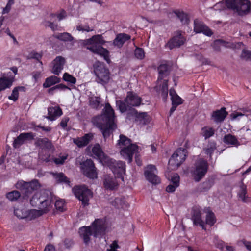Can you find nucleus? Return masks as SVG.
<instances>
[{"instance_id": "e2e57ef3", "label": "nucleus", "mask_w": 251, "mask_h": 251, "mask_svg": "<svg viewBox=\"0 0 251 251\" xmlns=\"http://www.w3.org/2000/svg\"><path fill=\"white\" fill-rule=\"evenodd\" d=\"M178 187L176 185H175L174 184H170L166 187V191L168 192H174L176 189Z\"/></svg>"}, {"instance_id": "b1692460", "label": "nucleus", "mask_w": 251, "mask_h": 251, "mask_svg": "<svg viewBox=\"0 0 251 251\" xmlns=\"http://www.w3.org/2000/svg\"><path fill=\"white\" fill-rule=\"evenodd\" d=\"M135 122L139 125H144L150 123L151 121V117L146 112H138L134 111Z\"/></svg>"}, {"instance_id": "f257e3e1", "label": "nucleus", "mask_w": 251, "mask_h": 251, "mask_svg": "<svg viewBox=\"0 0 251 251\" xmlns=\"http://www.w3.org/2000/svg\"><path fill=\"white\" fill-rule=\"evenodd\" d=\"M115 119L114 110L109 103H106L103 113L94 118L93 122L101 130L104 138H106L117 127Z\"/></svg>"}, {"instance_id": "ddd939ff", "label": "nucleus", "mask_w": 251, "mask_h": 251, "mask_svg": "<svg viewBox=\"0 0 251 251\" xmlns=\"http://www.w3.org/2000/svg\"><path fill=\"white\" fill-rule=\"evenodd\" d=\"M36 145L41 148L39 152V158L43 161L48 162L51 148L50 142L47 138H40L37 140Z\"/></svg>"}, {"instance_id": "f3484780", "label": "nucleus", "mask_w": 251, "mask_h": 251, "mask_svg": "<svg viewBox=\"0 0 251 251\" xmlns=\"http://www.w3.org/2000/svg\"><path fill=\"white\" fill-rule=\"evenodd\" d=\"M14 81V75L12 73L3 74L0 77V92L10 88Z\"/></svg>"}, {"instance_id": "e433bc0d", "label": "nucleus", "mask_w": 251, "mask_h": 251, "mask_svg": "<svg viewBox=\"0 0 251 251\" xmlns=\"http://www.w3.org/2000/svg\"><path fill=\"white\" fill-rule=\"evenodd\" d=\"M113 204L117 208H126L128 207V204L125 198H117L113 202Z\"/></svg>"}, {"instance_id": "6ab92c4d", "label": "nucleus", "mask_w": 251, "mask_h": 251, "mask_svg": "<svg viewBox=\"0 0 251 251\" xmlns=\"http://www.w3.org/2000/svg\"><path fill=\"white\" fill-rule=\"evenodd\" d=\"M34 136L35 135L32 132L21 133L14 140L13 147L18 148L26 141L32 140Z\"/></svg>"}, {"instance_id": "79ce46f5", "label": "nucleus", "mask_w": 251, "mask_h": 251, "mask_svg": "<svg viewBox=\"0 0 251 251\" xmlns=\"http://www.w3.org/2000/svg\"><path fill=\"white\" fill-rule=\"evenodd\" d=\"M213 185V182L208 180L203 182L199 187V190L201 192H205L208 190Z\"/></svg>"}, {"instance_id": "13d9d810", "label": "nucleus", "mask_w": 251, "mask_h": 251, "mask_svg": "<svg viewBox=\"0 0 251 251\" xmlns=\"http://www.w3.org/2000/svg\"><path fill=\"white\" fill-rule=\"evenodd\" d=\"M216 147L215 145H210L208 146V148L205 150V153L209 155L210 157H211L212 153L215 151Z\"/></svg>"}, {"instance_id": "a18cd8bd", "label": "nucleus", "mask_w": 251, "mask_h": 251, "mask_svg": "<svg viewBox=\"0 0 251 251\" xmlns=\"http://www.w3.org/2000/svg\"><path fill=\"white\" fill-rule=\"evenodd\" d=\"M20 196V193L17 191H13L7 194L6 197L11 201L17 200Z\"/></svg>"}, {"instance_id": "1a4fd4ad", "label": "nucleus", "mask_w": 251, "mask_h": 251, "mask_svg": "<svg viewBox=\"0 0 251 251\" xmlns=\"http://www.w3.org/2000/svg\"><path fill=\"white\" fill-rule=\"evenodd\" d=\"M93 67L96 82L102 85L107 83L110 79V73L104 63L97 61L95 63Z\"/></svg>"}, {"instance_id": "423d86ee", "label": "nucleus", "mask_w": 251, "mask_h": 251, "mask_svg": "<svg viewBox=\"0 0 251 251\" xmlns=\"http://www.w3.org/2000/svg\"><path fill=\"white\" fill-rule=\"evenodd\" d=\"M226 6L238 15L243 16L251 12V3L249 0H226Z\"/></svg>"}, {"instance_id": "69168bd1", "label": "nucleus", "mask_w": 251, "mask_h": 251, "mask_svg": "<svg viewBox=\"0 0 251 251\" xmlns=\"http://www.w3.org/2000/svg\"><path fill=\"white\" fill-rule=\"evenodd\" d=\"M69 119L68 117H64L61 122L60 125L63 128H65L67 126V123L69 121Z\"/></svg>"}, {"instance_id": "58836bf2", "label": "nucleus", "mask_w": 251, "mask_h": 251, "mask_svg": "<svg viewBox=\"0 0 251 251\" xmlns=\"http://www.w3.org/2000/svg\"><path fill=\"white\" fill-rule=\"evenodd\" d=\"M55 38L64 42H70L74 40L73 37L68 32L58 33L54 36Z\"/></svg>"}, {"instance_id": "6e6552de", "label": "nucleus", "mask_w": 251, "mask_h": 251, "mask_svg": "<svg viewBox=\"0 0 251 251\" xmlns=\"http://www.w3.org/2000/svg\"><path fill=\"white\" fill-rule=\"evenodd\" d=\"M159 77L157 80V91L161 93L163 99L166 100L168 96V80L163 79L164 76L168 75L169 67L165 64H161L158 67Z\"/></svg>"}, {"instance_id": "2eb2a0df", "label": "nucleus", "mask_w": 251, "mask_h": 251, "mask_svg": "<svg viewBox=\"0 0 251 251\" xmlns=\"http://www.w3.org/2000/svg\"><path fill=\"white\" fill-rule=\"evenodd\" d=\"M81 169L83 174L88 177L92 179L97 178L96 168L91 159H87L83 162L82 164Z\"/></svg>"}, {"instance_id": "052dcab7", "label": "nucleus", "mask_w": 251, "mask_h": 251, "mask_svg": "<svg viewBox=\"0 0 251 251\" xmlns=\"http://www.w3.org/2000/svg\"><path fill=\"white\" fill-rule=\"evenodd\" d=\"M60 88L61 89H68V87L62 84H59L57 85H56L49 90V92L50 93L52 94L53 92L55 91V90L59 89Z\"/></svg>"}, {"instance_id": "a19ab883", "label": "nucleus", "mask_w": 251, "mask_h": 251, "mask_svg": "<svg viewBox=\"0 0 251 251\" xmlns=\"http://www.w3.org/2000/svg\"><path fill=\"white\" fill-rule=\"evenodd\" d=\"M27 209L25 207H21L14 209L15 215L20 219H25Z\"/></svg>"}, {"instance_id": "473e14b6", "label": "nucleus", "mask_w": 251, "mask_h": 251, "mask_svg": "<svg viewBox=\"0 0 251 251\" xmlns=\"http://www.w3.org/2000/svg\"><path fill=\"white\" fill-rule=\"evenodd\" d=\"M43 214H42V211H41L39 209L27 210L25 219L27 220H32L40 217Z\"/></svg>"}, {"instance_id": "7c9ffc66", "label": "nucleus", "mask_w": 251, "mask_h": 251, "mask_svg": "<svg viewBox=\"0 0 251 251\" xmlns=\"http://www.w3.org/2000/svg\"><path fill=\"white\" fill-rule=\"evenodd\" d=\"M192 219L195 225L201 226L203 229H206L204 222L201 219V214L200 212H194Z\"/></svg>"}, {"instance_id": "8fccbe9b", "label": "nucleus", "mask_w": 251, "mask_h": 251, "mask_svg": "<svg viewBox=\"0 0 251 251\" xmlns=\"http://www.w3.org/2000/svg\"><path fill=\"white\" fill-rule=\"evenodd\" d=\"M179 176L177 174H174L171 177V181L173 184L175 185H177V186L178 187L179 185Z\"/></svg>"}, {"instance_id": "4c0bfd02", "label": "nucleus", "mask_w": 251, "mask_h": 251, "mask_svg": "<svg viewBox=\"0 0 251 251\" xmlns=\"http://www.w3.org/2000/svg\"><path fill=\"white\" fill-rule=\"evenodd\" d=\"M215 133V130L211 127L205 126L201 129V135L205 139L212 136Z\"/></svg>"}, {"instance_id": "2f4dec72", "label": "nucleus", "mask_w": 251, "mask_h": 251, "mask_svg": "<svg viewBox=\"0 0 251 251\" xmlns=\"http://www.w3.org/2000/svg\"><path fill=\"white\" fill-rule=\"evenodd\" d=\"M170 96L172 100V104L179 105L182 103L183 100L177 95L176 91L173 89H171L169 92Z\"/></svg>"}, {"instance_id": "f03ea898", "label": "nucleus", "mask_w": 251, "mask_h": 251, "mask_svg": "<svg viewBox=\"0 0 251 251\" xmlns=\"http://www.w3.org/2000/svg\"><path fill=\"white\" fill-rule=\"evenodd\" d=\"M92 151L94 158L98 159L103 165L108 166L116 177L121 178L124 181L123 175L126 172V165L124 162L110 158L102 151L99 144L95 145Z\"/></svg>"}, {"instance_id": "39448f33", "label": "nucleus", "mask_w": 251, "mask_h": 251, "mask_svg": "<svg viewBox=\"0 0 251 251\" xmlns=\"http://www.w3.org/2000/svg\"><path fill=\"white\" fill-rule=\"evenodd\" d=\"M117 146L120 150L121 155L127 160L128 163H131L133 154L138 151V146L136 144L132 143L129 138L123 134L120 135Z\"/></svg>"}, {"instance_id": "4d7b16f0", "label": "nucleus", "mask_w": 251, "mask_h": 251, "mask_svg": "<svg viewBox=\"0 0 251 251\" xmlns=\"http://www.w3.org/2000/svg\"><path fill=\"white\" fill-rule=\"evenodd\" d=\"M14 0H9L6 4V7L3 9L2 12V14H4L6 13H8L10 11L11 8V6L14 4Z\"/></svg>"}, {"instance_id": "c9c22d12", "label": "nucleus", "mask_w": 251, "mask_h": 251, "mask_svg": "<svg viewBox=\"0 0 251 251\" xmlns=\"http://www.w3.org/2000/svg\"><path fill=\"white\" fill-rule=\"evenodd\" d=\"M204 211L206 213V223L210 226H213L216 222V218L214 213L208 208L205 209Z\"/></svg>"}, {"instance_id": "0eeeda50", "label": "nucleus", "mask_w": 251, "mask_h": 251, "mask_svg": "<svg viewBox=\"0 0 251 251\" xmlns=\"http://www.w3.org/2000/svg\"><path fill=\"white\" fill-rule=\"evenodd\" d=\"M142 103V99L133 92L127 93L124 102L119 100L116 101V105L120 111L123 113L132 107H137Z\"/></svg>"}, {"instance_id": "de8ad7c7", "label": "nucleus", "mask_w": 251, "mask_h": 251, "mask_svg": "<svg viewBox=\"0 0 251 251\" xmlns=\"http://www.w3.org/2000/svg\"><path fill=\"white\" fill-rule=\"evenodd\" d=\"M65 202L63 200L59 199L56 201L55 202V207L56 209L60 211L64 210Z\"/></svg>"}, {"instance_id": "4be33fe9", "label": "nucleus", "mask_w": 251, "mask_h": 251, "mask_svg": "<svg viewBox=\"0 0 251 251\" xmlns=\"http://www.w3.org/2000/svg\"><path fill=\"white\" fill-rule=\"evenodd\" d=\"M52 207V201L51 198L46 194L44 199L41 200L39 204V210L42 211L43 214L47 213L50 211Z\"/></svg>"}, {"instance_id": "5701e85b", "label": "nucleus", "mask_w": 251, "mask_h": 251, "mask_svg": "<svg viewBox=\"0 0 251 251\" xmlns=\"http://www.w3.org/2000/svg\"><path fill=\"white\" fill-rule=\"evenodd\" d=\"M93 137V134L89 133L81 138H74L73 142L78 147H82L86 146L92 140Z\"/></svg>"}, {"instance_id": "412c9836", "label": "nucleus", "mask_w": 251, "mask_h": 251, "mask_svg": "<svg viewBox=\"0 0 251 251\" xmlns=\"http://www.w3.org/2000/svg\"><path fill=\"white\" fill-rule=\"evenodd\" d=\"M65 63L64 58L60 56L56 57L52 61V73L56 75H58L63 70Z\"/></svg>"}, {"instance_id": "7ed1b4c3", "label": "nucleus", "mask_w": 251, "mask_h": 251, "mask_svg": "<svg viewBox=\"0 0 251 251\" xmlns=\"http://www.w3.org/2000/svg\"><path fill=\"white\" fill-rule=\"evenodd\" d=\"M107 228L106 219L105 218L97 219L90 226H84L79 229V233L83 242L88 245L90 241V237L100 238L103 236Z\"/></svg>"}, {"instance_id": "5fc2aeb1", "label": "nucleus", "mask_w": 251, "mask_h": 251, "mask_svg": "<svg viewBox=\"0 0 251 251\" xmlns=\"http://www.w3.org/2000/svg\"><path fill=\"white\" fill-rule=\"evenodd\" d=\"M120 248L117 241H113L110 244L106 249V251H117V249Z\"/></svg>"}, {"instance_id": "dca6fc26", "label": "nucleus", "mask_w": 251, "mask_h": 251, "mask_svg": "<svg viewBox=\"0 0 251 251\" xmlns=\"http://www.w3.org/2000/svg\"><path fill=\"white\" fill-rule=\"evenodd\" d=\"M157 170L154 165H148L145 170L144 174L146 179L151 183L157 184L160 183V179L156 175Z\"/></svg>"}, {"instance_id": "20e7f679", "label": "nucleus", "mask_w": 251, "mask_h": 251, "mask_svg": "<svg viewBox=\"0 0 251 251\" xmlns=\"http://www.w3.org/2000/svg\"><path fill=\"white\" fill-rule=\"evenodd\" d=\"M106 41L104 40L102 35L97 34L93 36L91 38L81 40L80 44L91 52L102 56L104 60L109 63V52L102 45L105 44Z\"/></svg>"}, {"instance_id": "338daca9", "label": "nucleus", "mask_w": 251, "mask_h": 251, "mask_svg": "<svg viewBox=\"0 0 251 251\" xmlns=\"http://www.w3.org/2000/svg\"><path fill=\"white\" fill-rule=\"evenodd\" d=\"M31 57L39 60L42 57V54L39 53L33 52L31 54Z\"/></svg>"}, {"instance_id": "09e8293b", "label": "nucleus", "mask_w": 251, "mask_h": 251, "mask_svg": "<svg viewBox=\"0 0 251 251\" xmlns=\"http://www.w3.org/2000/svg\"><path fill=\"white\" fill-rule=\"evenodd\" d=\"M134 53L135 57L139 59H142L145 56L144 51L141 48H137L135 50Z\"/></svg>"}, {"instance_id": "9b49d317", "label": "nucleus", "mask_w": 251, "mask_h": 251, "mask_svg": "<svg viewBox=\"0 0 251 251\" xmlns=\"http://www.w3.org/2000/svg\"><path fill=\"white\" fill-rule=\"evenodd\" d=\"M73 192L84 206L88 204L90 199L93 196L92 192L85 186H75L73 189Z\"/></svg>"}, {"instance_id": "0e129e2a", "label": "nucleus", "mask_w": 251, "mask_h": 251, "mask_svg": "<svg viewBox=\"0 0 251 251\" xmlns=\"http://www.w3.org/2000/svg\"><path fill=\"white\" fill-rule=\"evenodd\" d=\"M54 16H56L58 20L59 21H61L65 18L66 17V13L65 11H62L59 13L57 14L56 15H54Z\"/></svg>"}, {"instance_id": "393cba45", "label": "nucleus", "mask_w": 251, "mask_h": 251, "mask_svg": "<svg viewBox=\"0 0 251 251\" xmlns=\"http://www.w3.org/2000/svg\"><path fill=\"white\" fill-rule=\"evenodd\" d=\"M130 39V36L126 33H119L113 41L114 47L121 48L123 45Z\"/></svg>"}, {"instance_id": "cd10ccee", "label": "nucleus", "mask_w": 251, "mask_h": 251, "mask_svg": "<svg viewBox=\"0 0 251 251\" xmlns=\"http://www.w3.org/2000/svg\"><path fill=\"white\" fill-rule=\"evenodd\" d=\"M227 115V112L226 111V108H222L213 112L212 116L215 122L219 123L223 121Z\"/></svg>"}, {"instance_id": "37998d69", "label": "nucleus", "mask_w": 251, "mask_h": 251, "mask_svg": "<svg viewBox=\"0 0 251 251\" xmlns=\"http://www.w3.org/2000/svg\"><path fill=\"white\" fill-rule=\"evenodd\" d=\"M100 99L97 97H91L89 99V103L93 108H98L100 104Z\"/></svg>"}, {"instance_id": "a878e982", "label": "nucleus", "mask_w": 251, "mask_h": 251, "mask_svg": "<svg viewBox=\"0 0 251 251\" xmlns=\"http://www.w3.org/2000/svg\"><path fill=\"white\" fill-rule=\"evenodd\" d=\"M48 116L47 118L50 121H54L62 115V111L58 106L50 107L48 108Z\"/></svg>"}, {"instance_id": "49530a36", "label": "nucleus", "mask_w": 251, "mask_h": 251, "mask_svg": "<svg viewBox=\"0 0 251 251\" xmlns=\"http://www.w3.org/2000/svg\"><path fill=\"white\" fill-rule=\"evenodd\" d=\"M176 14L182 24L188 23L189 19L187 14L183 12H178Z\"/></svg>"}, {"instance_id": "6e6d98bb", "label": "nucleus", "mask_w": 251, "mask_h": 251, "mask_svg": "<svg viewBox=\"0 0 251 251\" xmlns=\"http://www.w3.org/2000/svg\"><path fill=\"white\" fill-rule=\"evenodd\" d=\"M245 115V114L240 112L235 111L230 114L231 119L232 120H239L241 117Z\"/></svg>"}, {"instance_id": "bf43d9fd", "label": "nucleus", "mask_w": 251, "mask_h": 251, "mask_svg": "<svg viewBox=\"0 0 251 251\" xmlns=\"http://www.w3.org/2000/svg\"><path fill=\"white\" fill-rule=\"evenodd\" d=\"M67 156H59L54 159V162L56 164H62L67 159Z\"/></svg>"}, {"instance_id": "c85d7f7f", "label": "nucleus", "mask_w": 251, "mask_h": 251, "mask_svg": "<svg viewBox=\"0 0 251 251\" xmlns=\"http://www.w3.org/2000/svg\"><path fill=\"white\" fill-rule=\"evenodd\" d=\"M223 142L231 147H238L240 145V143L237 138L230 134L226 135L223 138Z\"/></svg>"}, {"instance_id": "864d4df0", "label": "nucleus", "mask_w": 251, "mask_h": 251, "mask_svg": "<svg viewBox=\"0 0 251 251\" xmlns=\"http://www.w3.org/2000/svg\"><path fill=\"white\" fill-rule=\"evenodd\" d=\"M246 189L243 187L241 188L240 192L239 193L238 195L241 200L245 202L248 201V198L246 196Z\"/></svg>"}, {"instance_id": "a211bd4d", "label": "nucleus", "mask_w": 251, "mask_h": 251, "mask_svg": "<svg viewBox=\"0 0 251 251\" xmlns=\"http://www.w3.org/2000/svg\"><path fill=\"white\" fill-rule=\"evenodd\" d=\"M185 41V39L182 36L180 32L176 33V35L171 39L166 45L170 49L175 47H178L182 45Z\"/></svg>"}, {"instance_id": "f704fd0d", "label": "nucleus", "mask_w": 251, "mask_h": 251, "mask_svg": "<svg viewBox=\"0 0 251 251\" xmlns=\"http://www.w3.org/2000/svg\"><path fill=\"white\" fill-rule=\"evenodd\" d=\"M25 88L23 86H18L15 87L12 90V94L9 96L8 99L16 101L19 98V91H25Z\"/></svg>"}, {"instance_id": "aec40b11", "label": "nucleus", "mask_w": 251, "mask_h": 251, "mask_svg": "<svg viewBox=\"0 0 251 251\" xmlns=\"http://www.w3.org/2000/svg\"><path fill=\"white\" fill-rule=\"evenodd\" d=\"M194 30L196 33H202L208 36H210L212 34L211 30L201 21L198 20L194 21Z\"/></svg>"}, {"instance_id": "72a5a7b5", "label": "nucleus", "mask_w": 251, "mask_h": 251, "mask_svg": "<svg viewBox=\"0 0 251 251\" xmlns=\"http://www.w3.org/2000/svg\"><path fill=\"white\" fill-rule=\"evenodd\" d=\"M60 79L59 78L56 76L52 75L46 79L45 82L43 84V87L44 88H48L60 82Z\"/></svg>"}, {"instance_id": "680f3d73", "label": "nucleus", "mask_w": 251, "mask_h": 251, "mask_svg": "<svg viewBox=\"0 0 251 251\" xmlns=\"http://www.w3.org/2000/svg\"><path fill=\"white\" fill-rule=\"evenodd\" d=\"M226 245V244L223 241H220L217 243L216 246L221 251H225V249Z\"/></svg>"}, {"instance_id": "3c124183", "label": "nucleus", "mask_w": 251, "mask_h": 251, "mask_svg": "<svg viewBox=\"0 0 251 251\" xmlns=\"http://www.w3.org/2000/svg\"><path fill=\"white\" fill-rule=\"evenodd\" d=\"M76 29L79 31L82 32H90L93 31L94 29L93 28H90L88 25H79L76 26Z\"/></svg>"}, {"instance_id": "9d476101", "label": "nucleus", "mask_w": 251, "mask_h": 251, "mask_svg": "<svg viewBox=\"0 0 251 251\" xmlns=\"http://www.w3.org/2000/svg\"><path fill=\"white\" fill-rule=\"evenodd\" d=\"M208 163L202 158H199L194 164L191 173L196 182L200 181L205 175L208 170Z\"/></svg>"}, {"instance_id": "c756f323", "label": "nucleus", "mask_w": 251, "mask_h": 251, "mask_svg": "<svg viewBox=\"0 0 251 251\" xmlns=\"http://www.w3.org/2000/svg\"><path fill=\"white\" fill-rule=\"evenodd\" d=\"M45 192H37L32 197L30 201V204L32 206H39L41 202V200L44 199L46 195Z\"/></svg>"}, {"instance_id": "ea45409f", "label": "nucleus", "mask_w": 251, "mask_h": 251, "mask_svg": "<svg viewBox=\"0 0 251 251\" xmlns=\"http://www.w3.org/2000/svg\"><path fill=\"white\" fill-rule=\"evenodd\" d=\"M54 178L59 182H64L67 184L69 183L68 178L62 173H53Z\"/></svg>"}, {"instance_id": "f8f14e48", "label": "nucleus", "mask_w": 251, "mask_h": 251, "mask_svg": "<svg viewBox=\"0 0 251 251\" xmlns=\"http://www.w3.org/2000/svg\"><path fill=\"white\" fill-rule=\"evenodd\" d=\"M187 153V151L185 149H177L169 159V165L172 169H177L185 160Z\"/></svg>"}, {"instance_id": "c03bdc74", "label": "nucleus", "mask_w": 251, "mask_h": 251, "mask_svg": "<svg viewBox=\"0 0 251 251\" xmlns=\"http://www.w3.org/2000/svg\"><path fill=\"white\" fill-rule=\"evenodd\" d=\"M63 79L67 83L71 84H75L76 82V78L68 73L64 74Z\"/></svg>"}, {"instance_id": "774afa93", "label": "nucleus", "mask_w": 251, "mask_h": 251, "mask_svg": "<svg viewBox=\"0 0 251 251\" xmlns=\"http://www.w3.org/2000/svg\"><path fill=\"white\" fill-rule=\"evenodd\" d=\"M44 251H55V250L53 245L49 244L46 246Z\"/></svg>"}, {"instance_id": "4468645a", "label": "nucleus", "mask_w": 251, "mask_h": 251, "mask_svg": "<svg viewBox=\"0 0 251 251\" xmlns=\"http://www.w3.org/2000/svg\"><path fill=\"white\" fill-rule=\"evenodd\" d=\"M16 187L21 190L25 196H28V194L33 190L38 189L40 187V184L36 180H34L30 182L20 181L16 183Z\"/></svg>"}, {"instance_id": "bb28decb", "label": "nucleus", "mask_w": 251, "mask_h": 251, "mask_svg": "<svg viewBox=\"0 0 251 251\" xmlns=\"http://www.w3.org/2000/svg\"><path fill=\"white\" fill-rule=\"evenodd\" d=\"M104 188L107 190H113L117 188L118 184L115 178L105 176L103 180Z\"/></svg>"}, {"instance_id": "603ef678", "label": "nucleus", "mask_w": 251, "mask_h": 251, "mask_svg": "<svg viewBox=\"0 0 251 251\" xmlns=\"http://www.w3.org/2000/svg\"><path fill=\"white\" fill-rule=\"evenodd\" d=\"M241 57L246 60L251 61V51L246 50H243Z\"/></svg>"}]
</instances>
